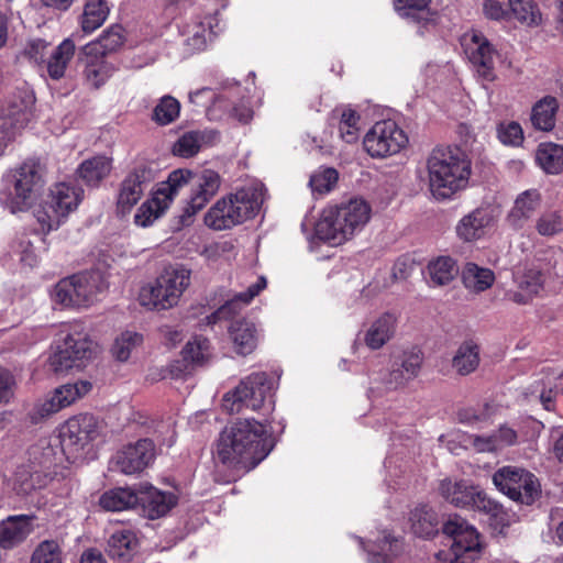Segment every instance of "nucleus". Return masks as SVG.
I'll list each match as a JSON object with an SVG mask.
<instances>
[{
	"mask_svg": "<svg viewBox=\"0 0 563 563\" xmlns=\"http://www.w3.org/2000/svg\"><path fill=\"white\" fill-rule=\"evenodd\" d=\"M267 426L253 418L238 419L219 434L216 456L227 467L249 472L272 451Z\"/></svg>",
	"mask_w": 563,
	"mask_h": 563,
	"instance_id": "nucleus-1",
	"label": "nucleus"
},
{
	"mask_svg": "<svg viewBox=\"0 0 563 563\" xmlns=\"http://www.w3.org/2000/svg\"><path fill=\"white\" fill-rule=\"evenodd\" d=\"M371 213L368 202L357 197L329 206L316 223V235L331 245H341L365 228Z\"/></svg>",
	"mask_w": 563,
	"mask_h": 563,
	"instance_id": "nucleus-2",
	"label": "nucleus"
},
{
	"mask_svg": "<svg viewBox=\"0 0 563 563\" xmlns=\"http://www.w3.org/2000/svg\"><path fill=\"white\" fill-rule=\"evenodd\" d=\"M429 189L437 200L452 198L466 188L471 166L451 148H434L427 159Z\"/></svg>",
	"mask_w": 563,
	"mask_h": 563,
	"instance_id": "nucleus-3",
	"label": "nucleus"
},
{
	"mask_svg": "<svg viewBox=\"0 0 563 563\" xmlns=\"http://www.w3.org/2000/svg\"><path fill=\"white\" fill-rule=\"evenodd\" d=\"M264 201L262 184H251L219 199L205 214V223L213 230H228L253 218Z\"/></svg>",
	"mask_w": 563,
	"mask_h": 563,
	"instance_id": "nucleus-4",
	"label": "nucleus"
},
{
	"mask_svg": "<svg viewBox=\"0 0 563 563\" xmlns=\"http://www.w3.org/2000/svg\"><path fill=\"white\" fill-rule=\"evenodd\" d=\"M190 277L191 272L181 265L165 267L154 280L141 287L140 305L156 311L174 308L189 287Z\"/></svg>",
	"mask_w": 563,
	"mask_h": 563,
	"instance_id": "nucleus-5",
	"label": "nucleus"
},
{
	"mask_svg": "<svg viewBox=\"0 0 563 563\" xmlns=\"http://www.w3.org/2000/svg\"><path fill=\"white\" fill-rule=\"evenodd\" d=\"M273 380L265 372H255L239 383L222 398V408L230 415L242 413L245 410L269 412L274 409Z\"/></svg>",
	"mask_w": 563,
	"mask_h": 563,
	"instance_id": "nucleus-6",
	"label": "nucleus"
},
{
	"mask_svg": "<svg viewBox=\"0 0 563 563\" xmlns=\"http://www.w3.org/2000/svg\"><path fill=\"white\" fill-rule=\"evenodd\" d=\"M442 530L452 542L449 551L437 554L438 563H475L481 558L483 545L479 533L465 519L457 515L450 516Z\"/></svg>",
	"mask_w": 563,
	"mask_h": 563,
	"instance_id": "nucleus-7",
	"label": "nucleus"
},
{
	"mask_svg": "<svg viewBox=\"0 0 563 563\" xmlns=\"http://www.w3.org/2000/svg\"><path fill=\"white\" fill-rule=\"evenodd\" d=\"M108 285L100 272H85L60 279L54 287L53 300L65 308L93 305Z\"/></svg>",
	"mask_w": 563,
	"mask_h": 563,
	"instance_id": "nucleus-8",
	"label": "nucleus"
},
{
	"mask_svg": "<svg viewBox=\"0 0 563 563\" xmlns=\"http://www.w3.org/2000/svg\"><path fill=\"white\" fill-rule=\"evenodd\" d=\"M84 190L73 183H58L51 188L45 206L36 211L41 230L47 233L59 228L63 219L76 210L82 199Z\"/></svg>",
	"mask_w": 563,
	"mask_h": 563,
	"instance_id": "nucleus-9",
	"label": "nucleus"
},
{
	"mask_svg": "<svg viewBox=\"0 0 563 563\" xmlns=\"http://www.w3.org/2000/svg\"><path fill=\"white\" fill-rule=\"evenodd\" d=\"M30 456L27 463L15 468L11 479L12 489L23 496L46 487L53 479L51 471L54 462L53 449L46 446L40 452L37 448H33Z\"/></svg>",
	"mask_w": 563,
	"mask_h": 563,
	"instance_id": "nucleus-10",
	"label": "nucleus"
},
{
	"mask_svg": "<svg viewBox=\"0 0 563 563\" xmlns=\"http://www.w3.org/2000/svg\"><path fill=\"white\" fill-rule=\"evenodd\" d=\"M493 483L510 499L525 505L534 503L541 493L538 478L532 473L516 466H504L496 471Z\"/></svg>",
	"mask_w": 563,
	"mask_h": 563,
	"instance_id": "nucleus-11",
	"label": "nucleus"
},
{
	"mask_svg": "<svg viewBox=\"0 0 563 563\" xmlns=\"http://www.w3.org/2000/svg\"><path fill=\"white\" fill-rule=\"evenodd\" d=\"M461 45L477 76L483 80L494 81L497 78L495 65L500 55L486 35L472 29L462 35Z\"/></svg>",
	"mask_w": 563,
	"mask_h": 563,
	"instance_id": "nucleus-12",
	"label": "nucleus"
},
{
	"mask_svg": "<svg viewBox=\"0 0 563 563\" xmlns=\"http://www.w3.org/2000/svg\"><path fill=\"white\" fill-rule=\"evenodd\" d=\"M96 344L87 333L73 332L64 336L49 357V365L54 372L60 373L73 367H82L95 353Z\"/></svg>",
	"mask_w": 563,
	"mask_h": 563,
	"instance_id": "nucleus-13",
	"label": "nucleus"
},
{
	"mask_svg": "<svg viewBox=\"0 0 563 563\" xmlns=\"http://www.w3.org/2000/svg\"><path fill=\"white\" fill-rule=\"evenodd\" d=\"M365 151L376 158L398 154L408 144V136L393 120L376 122L363 140Z\"/></svg>",
	"mask_w": 563,
	"mask_h": 563,
	"instance_id": "nucleus-14",
	"label": "nucleus"
},
{
	"mask_svg": "<svg viewBox=\"0 0 563 563\" xmlns=\"http://www.w3.org/2000/svg\"><path fill=\"white\" fill-rule=\"evenodd\" d=\"M100 423L95 416L90 413L74 416L59 429L62 448L76 455L100 435Z\"/></svg>",
	"mask_w": 563,
	"mask_h": 563,
	"instance_id": "nucleus-15",
	"label": "nucleus"
},
{
	"mask_svg": "<svg viewBox=\"0 0 563 563\" xmlns=\"http://www.w3.org/2000/svg\"><path fill=\"white\" fill-rule=\"evenodd\" d=\"M91 383L88 380H78L73 384L62 385L53 390L45 399L40 400L30 412L32 422L37 423L43 419L57 413L62 409L71 406L78 399L86 396L91 390Z\"/></svg>",
	"mask_w": 563,
	"mask_h": 563,
	"instance_id": "nucleus-16",
	"label": "nucleus"
},
{
	"mask_svg": "<svg viewBox=\"0 0 563 563\" xmlns=\"http://www.w3.org/2000/svg\"><path fill=\"white\" fill-rule=\"evenodd\" d=\"M155 454L154 442L140 439L119 449L110 461V467L124 475L139 474L153 463Z\"/></svg>",
	"mask_w": 563,
	"mask_h": 563,
	"instance_id": "nucleus-17",
	"label": "nucleus"
},
{
	"mask_svg": "<svg viewBox=\"0 0 563 563\" xmlns=\"http://www.w3.org/2000/svg\"><path fill=\"white\" fill-rule=\"evenodd\" d=\"M153 178L152 169L145 164L137 165L124 177L117 195V212L120 216L124 217L131 212Z\"/></svg>",
	"mask_w": 563,
	"mask_h": 563,
	"instance_id": "nucleus-18",
	"label": "nucleus"
},
{
	"mask_svg": "<svg viewBox=\"0 0 563 563\" xmlns=\"http://www.w3.org/2000/svg\"><path fill=\"white\" fill-rule=\"evenodd\" d=\"M194 191L181 216L183 222L188 223L190 218L199 212L220 188V176L211 169H203L191 177Z\"/></svg>",
	"mask_w": 563,
	"mask_h": 563,
	"instance_id": "nucleus-19",
	"label": "nucleus"
},
{
	"mask_svg": "<svg viewBox=\"0 0 563 563\" xmlns=\"http://www.w3.org/2000/svg\"><path fill=\"white\" fill-rule=\"evenodd\" d=\"M516 290H508L505 294L507 300L517 305L529 303L543 287L541 269L534 264L518 267L514 273Z\"/></svg>",
	"mask_w": 563,
	"mask_h": 563,
	"instance_id": "nucleus-20",
	"label": "nucleus"
},
{
	"mask_svg": "<svg viewBox=\"0 0 563 563\" xmlns=\"http://www.w3.org/2000/svg\"><path fill=\"white\" fill-rule=\"evenodd\" d=\"M423 362L422 353L417 349L405 351L391 365L384 383L388 389L405 387L415 379L421 369Z\"/></svg>",
	"mask_w": 563,
	"mask_h": 563,
	"instance_id": "nucleus-21",
	"label": "nucleus"
},
{
	"mask_svg": "<svg viewBox=\"0 0 563 563\" xmlns=\"http://www.w3.org/2000/svg\"><path fill=\"white\" fill-rule=\"evenodd\" d=\"M35 97L27 88L19 89L2 108L3 124L14 132L23 129L30 121Z\"/></svg>",
	"mask_w": 563,
	"mask_h": 563,
	"instance_id": "nucleus-22",
	"label": "nucleus"
},
{
	"mask_svg": "<svg viewBox=\"0 0 563 563\" xmlns=\"http://www.w3.org/2000/svg\"><path fill=\"white\" fill-rule=\"evenodd\" d=\"M41 183L42 175L38 161L33 158L25 161L15 173L14 191L18 201L11 208V211L22 210L23 205L41 187Z\"/></svg>",
	"mask_w": 563,
	"mask_h": 563,
	"instance_id": "nucleus-23",
	"label": "nucleus"
},
{
	"mask_svg": "<svg viewBox=\"0 0 563 563\" xmlns=\"http://www.w3.org/2000/svg\"><path fill=\"white\" fill-rule=\"evenodd\" d=\"M398 319L391 312H384L372 320L363 332L362 341L372 351L380 350L396 334Z\"/></svg>",
	"mask_w": 563,
	"mask_h": 563,
	"instance_id": "nucleus-24",
	"label": "nucleus"
},
{
	"mask_svg": "<svg viewBox=\"0 0 563 563\" xmlns=\"http://www.w3.org/2000/svg\"><path fill=\"white\" fill-rule=\"evenodd\" d=\"M139 503L150 519H156L166 515L175 505L176 497L172 493H163L150 484H141L139 489Z\"/></svg>",
	"mask_w": 563,
	"mask_h": 563,
	"instance_id": "nucleus-25",
	"label": "nucleus"
},
{
	"mask_svg": "<svg viewBox=\"0 0 563 563\" xmlns=\"http://www.w3.org/2000/svg\"><path fill=\"white\" fill-rule=\"evenodd\" d=\"M494 217L489 209L477 208L457 222L455 231L457 236L465 242L476 241L485 235L486 229L492 225Z\"/></svg>",
	"mask_w": 563,
	"mask_h": 563,
	"instance_id": "nucleus-26",
	"label": "nucleus"
},
{
	"mask_svg": "<svg viewBox=\"0 0 563 563\" xmlns=\"http://www.w3.org/2000/svg\"><path fill=\"white\" fill-rule=\"evenodd\" d=\"M34 516L9 517L0 523V547L11 549L26 539L33 531Z\"/></svg>",
	"mask_w": 563,
	"mask_h": 563,
	"instance_id": "nucleus-27",
	"label": "nucleus"
},
{
	"mask_svg": "<svg viewBox=\"0 0 563 563\" xmlns=\"http://www.w3.org/2000/svg\"><path fill=\"white\" fill-rule=\"evenodd\" d=\"M75 42L69 37L52 49L43 65L51 79L59 80L65 76L66 69L75 56Z\"/></svg>",
	"mask_w": 563,
	"mask_h": 563,
	"instance_id": "nucleus-28",
	"label": "nucleus"
},
{
	"mask_svg": "<svg viewBox=\"0 0 563 563\" xmlns=\"http://www.w3.org/2000/svg\"><path fill=\"white\" fill-rule=\"evenodd\" d=\"M438 489L448 503L459 508H468L477 492V487L470 485L466 481H452L451 478L442 479Z\"/></svg>",
	"mask_w": 563,
	"mask_h": 563,
	"instance_id": "nucleus-29",
	"label": "nucleus"
},
{
	"mask_svg": "<svg viewBox=\"0 0 563 563\" xmlns=\"http://www.w3.org/2000/svg\"><path fill=\"white\" fill-rule=\"evenodd\" d=\"M266 278L261 276L257 280L247 287L246 291L238 294L233 299L227 301L216 312L208 317L209 322H217V320L228 318L230 314L235 313L238 309L249 305L254 297H256L265 287Z\"/></svg>",
	"mask_w": 563,
	"mask_h": 563,
	"instance_id": "nucleus-30",
	"label": "nucleus"
},
{
	"mask_svg": "<svg viewBox=\"0 0 563 563\" xmlns=\"http://www.w3.org/2000/svg\"><path fill=\"white\" fill-rule=\"evenodd\" d=\"M229 334L238 354L247 355L255 350L257 333L252 322L246 320L234 321L229 329Z\"/></svg>",
	"mask_w": 563,
	"mask_h": 563,
	"instance_id": "nucleus-31",
	"label": "nucleus"
},
{
	"mask_svg": "<svg viewBox=\"0 0 563 563\" xmlns=\"http://www.w3.org/2000/svg\"><path fill=\"white\" fill-rule=\"evenodd\" d=\"M87 56L84 68L85 84L92 89H99L112 76L114 67L103 56Z\"/></svg>",
	"mask_w": 563,
	"mask_h": 563,
	"instance_id": "nucleus-32",
	"label": "nucleus"
},
{
	"mask_svg": "<svg viewBox=\"0 0 563 563\" xmlns=\"http://www.w3.org/2000/svg\"><path fill=\"white\" fill-rule=\"evenodd\" d=\"M110 172L111 161L106 156L88 158L77 168L78 177L89 187H98Z\"/></svg>",
	"mask_w": 563,
	"mask_h": 563,
	"instance_id": "nucleus-33",
	"label": "nucleus"
},
{
	"mask_svg": "<svg viewBox=\"0 0 563 563\" xmlns=\"http://www.w3.org/2000/svg\"><path fill=\"white\" fill-rule=\"evenodd\" d=\"M479 361V346L473 341H465L452 358V368L456 374L466 376L476 371Z\"/></svg>",
	"mask_w": 563,
	"mask_h": 563,
	"instance_id": "nucleus-34",
	"label": "nucleus"
},
{
	"mask_svg": "<svg viewBox=\"0 0 563 563\" xmlns=\"http://www.w3.org/2000/svg\"><path fill=\"white\" fill-rule=\"evenodd\" d=\"M462 282L468 290L483 292L493 286L495 274L489 268L475 263H466L462 271Z\"/></svg>",
	"mask_w": 563,
	"mask_h": 563,
	"instance_id": "nucleus-35",
	"label": "nucleus"
},
{
	"mask_svg": "<svg viewBox=\"0 0 563 563\" xmlns=\"http://www.w3.org/2000/svg\"><path fill=\"white\" fill-rule=\"evenodd\" d=\"M559 109L558 100L547 96L540 99L532 108V125L540 131H551L555 125V114Z\"/></svg>",
	"mask_w": 563,
	"mask_h": 563,
	"instance_id": "nucleus-36",
	"label": "nucleus"
},
{
	"mask_svg": "<svg viewBox=\"0 0 563 563\" xmlns=\"http://www.w3.org/2000/svg\"><path fill=\"white\" fill-rule=\"evenodd\" d=\"M139 540L129 529H121L111 534L108 541L109 555L117 559L129 560L136 551Z\"/></svg>",
	"mask_w": 563,
	"mask_h": 563,
	"instance_id": "nucleus-37",
	"label": "nucleus"
},
{
	"mask_svg": "<svg viewBox=\"0 0 563 563\" xmlns=\"http://www.w3.org/2000/svg\"><path fill=\"white\" fill-rule=\"evenodd\" d=\"M110 7L107 0H87L81 14L80 24L85 33L99 29L107 20Z\"/></svg>",
	"mask_w": 563,
	"mask_h": 563,
	"instance_id": "nucleus-38",
	"label": "nucleus"
},
{
	"mask_svg": "<svg viewBox=\"0 0 563 563\" xmlns=\"http://www.w3.org/2000/svg\"><path fill=\"white\" fill-rule=\"evenodd\" d=\"M123 30L120 25H112L106 30L97 42L85 46L86 55H100L118 49L123 44Z\"/></svg>",
	"mask_w": 563,
	"mask_h": 563,
	"instance_id": "nucleus-39",
	"label": "nucleus"
},
{
	"mask_svg": "<svg viewBox=\"0 0 563 563\" xmlns=\"http://www.w3.org/2000/svg\"><path fill=\"white\" fill-rule=\"evenodd\" d=\"M139 504V495L126 488H115L102 494L99 505L108 511H122Z\"/></svg>",
	"mask_w": 563,
	"mask_h": 563,
	"instance_id": "nucleus-40",
	"label": "nucleus"
},
{
	"mask_svg": "<svg viewBox=\"0 0 563 563\" xmlns=\"http://www.w3.org/2000/svg\"><path fill=\"white\" fill-rule=\"evenodd\" d=\"M427 269L429 282L433 286L448 285L459 273L455 261L450 256H440L431 261Z\"/></svg>",
	"mask_w": 563,
	"mask_h": 563,
	"instance_id": "nucleus-41",
	"label": "nucleus"
},
{
	"mask_svg": "<svg viewBox=\"0 0 563 563\" xmlns=\"http://www.w3.org/2000/svg\"><path fill=\"white\" fill-rule=\"evenodd\" d=\"M213 132L189 131L184 133L173 146V153L179 157L195 156L203 144L211 140Z\"/></svg>",
	"mask_w": 563,
	"mask_h": 563,
	"instance_id": "nucleus-42",
	"label": "nucleus"
},
{
	"mask_svg": "<svg viewBox=\"0 0 563 563\" xmlns=\"http://www.w3.org/2000/svg\"><path fill=\"white\" fill-rule=\"evenodd\" d=\"M192 174L187 169H177L169 174L166 181L162 183L156 189V200L162 199L168 206L177 196L180 188L191 180Z\"/></svg>",
	"mask_w": 563,
	"mask_h": 563,
	"instance_id": "nucleus-43",
	"label": "nucleus"
},
{
	"mask_svg": "<svg viewBox=\"0 0 563 563\" xmlns=\"http://www.w3.org/2000/svg\"><path fill=\"white\" fill-rule=\"evenodd\" d=\"M537 162L548 174L563 170V146L554 143L541 144L537 151Z\"/></svg>",
	"mask_w": 563,
	"mask_h": 563,
	"instance_id": "nucleus-44",
	"label": "nucleus"
},
{
	"mask_svg": "<svg viewBox=\"0 0 563 563\" xmlns=\"http://www.w3.org/2000/svg\"><path fill=\"white\" fill-rule=\"evenodd\" d=\"M472 505L468 508L483 511L488 515L496 526L505 527L508 526V514L504 507L487 497V495L477 488L475 498H473Z\"/></svg>",
	"mask_w": 563,
	"mask_h": 563,
	"instance_id": "nucleus-45",
	"label": "nucleus"
},
{
	"mask_svg": "<svg viewBox=\"0 0 563 563\" xmlns=\"http://www.w3.org/2000/svg\"><path fill=\"white\" fill-rule=\"evenodd\" d=\"M540 205V195L537 190H527L521 194L510 213V218L516 224L521 225V222L529 219Z\"/></svg>",
	"mask_w": 563,
	"mask_h": 563,
	"instance_id": "nucleus-46",
	"label": "nucleus"
},
{
	"mask_svg": "<svg viewBox=\"0 0 563 563\" xmlns=\"http://www.w3.org/2000/svg\"><path fill=\"white\" fill-rule=\"evenodd\" d=\"M168 207L162 199L156 200V194L154 192L153 197L144 201L136 210L134 223L142 228L150 227Z\"/></svg>",
	"mask_w": 563,
	"mask_h": 563,
	"instance_id": "nucleus-47",
	"label": "nucleus"
},
{
	"mask_svg": "<svg viewBox=\"0 0 563 563\" xmlns=\"http://www.w3.org/2000/svg\"><path fill=\"white\" fill-rule=\"evenodd\" d=\"M340 112L339 132L341 139L346 143H354L358 139L360 115L350 107L338 109Z\"/></svg>",
	"mask_w": 563,
	"mask_h": 563,
	"instance_id": "nucleus-48",
	"label": "nucleus"
},
{
	"mask_svg": "<svg viewBox=\"0 0 563 563\" xmlns=\"http://www.w3.org/2000/svg\"><path fill=\"white\" fill-rule=\"evenodd\" d=\"M509 7L519 22L528 26L540 24L541 12L533 0H509Z\"/></svg>",
	"mask_w": 563,
	"mask_h": 563,
	"instance_id": "nucleus-49",
	"label": "nucleus"
},
{
	"mask_svg": "<svg viewBox=\"0 0 563 563\" xmlns=\"http://www.w3.org/2000/svg\"><path fill=\"white\" fill-rule=\"evenodd\" d=\"M142 343L143 335L141 333L126 330L117 336L111 351L117 360L124 362Z\"/></svg>",
	"mask_w": 563,
	"mask_h": 563,
	"instance_id": "nucleus-50",
	"label": "nucleus"
},
{
	"mask_svg": "<svg viewBox=\"0 0 563 563\" xmlns=\"http://www.w3.org/2000/svg\"><path fill=\"white\" fill-rule=\"evenodd\" d=\"M561 390H563V373L548 375L539 395V400L545 410H554L555 399Z\"/></svg>",
	"mask_w": 563,
	"mask_h": 563,
	"instance_id": "nucleus-51",
	"label": "nucleus"
},
{
	"mask_svg": "<svg viewBox=\"0 0 563 563\" xmlns=\"http://www.w3.org/2000/svg\"><path fill=\"white\" fill-rule=\"evenodd\" d=\"M179 111V102L170 96H164L154 108L152 119L159 125H167L178 118Z\"/></svg>",
	"mask_w": 563,
	"mask_h": 563,
	"instance_id": "nucleus-52",
	"label": "nucleus"
},
{
	"mask_svg": "<svg viewBox=\"0 0 563 563\" xmlns=\"http://www.w3.org/2000/svg\"><path fill=\"white\" fill-rule=\"evenodd\" d=\"M181 353L185 361L196 365H201L210 356L209 341L200 336H195L186 343Z\"/></svg>",
	"mask_w": 563,
	"mask_h": 563,
	"instance_id": "nucleus-53",
	"label": "nucleus"
},
{
	"mask_svg": "<svg viewBox=\"0 0 563 563\" xmlns=\"http://www.w3.org/2000/svg\"><path fill=\"white\" fill-rule=\"evenodd\" d=\"M62 548L55 540L42 541L33 551L30 563H62Z\"/></svg>",
	"mask_w": 563,
	"mask_h": 563,
	"instance_id": "nucleus-54",
	"label": "nucleus"
},
{
	"mask_svg": "<svg viewBox=\"0 0 563 563\" xmlns=\"http://www.w3.org/2000/svg\"><path fill=\"white\" fill-rule=\"evenodd\" d=\"M338 178L339 174L334 168H322L311 175L309 186L313 192L323 195L334 188Z\"/></svg>",
	"mask_w": 563,
	"mask_h": 563,
	"instance_id": "nucleus-55",
	"label": "nucleus"
},
{
	"mask_svg": "<svg viewBox=\"0 0 563 563\" xmlns=\"http://www.w3.org/2000/svg\"><path fill=\"white\" fill-rule=\"evenodd\" d=\"M388 545V550L393 555H396L399 541L397 539L391 538V536L387 532H384V537L382 540V544L377 545V551L369 550L368 553V562L369 563H391L390 556L385 553L386 547Z\"/></svg>",
	"mask_w": 563,
	"mask_h": 563,
	"instance_id": "nucleus-56",
	"label": "nucleus"
},
{
	"mask_svg": "<svg viewBox=\"0 0 563 563\" xmlns=\"http://www.w3.org/2000/svg\"><path fill=\"white\" fill-rule=\"evenodd\" d=\"M429 3L430 0H395L394 7L401 15L418 19Z\"/></svg>",
	"mask_w": 563,
	"mask_h": 563,
	"instance_id": "nucleus-57",
	"label": "nucleus"
},
{
	"mask_svg": "<svg viewBox=\"0 0 563 563\" xmlns=\"http://www.w3.org/2000/svg\"><path fill=\"white\" fill-rule=\"evenodd\" d=\"M537 230L541 235H553L563 230L562 218L556 212H548L540 217Z\"/></svg>",
	"mask_w": 563,
	"mask_h": 563,
	"instance_id": "nucleus-58",
	"label": "nucleus"
},
{
	"mask_svg": "<svg viewBox=\"0 0 563 563\" xmlns=\"http://www.w3.org/2000/svg\"><path fill=\"white\" fill-rule=\"evenodd\" d=\"M498 139L507 145H520L523 141L522 129L517 122L501 124L498 129Z\"/></svg>",
	"mask_w": 563,
	"mask_h": 563,
	"instance_id": "nucleus-59",
	"label": "nucleus"
},
{
	"mask_svg": "<svg viewBox=\"0 0 563 563\" xmlns=\"http://www.w3.org/2000/svg\"><path fill=\"white\" fill-rule=\"evenodd\" d=\"M413 532L420 537L429 538L435 531V525L433 523V516L429 512H424L423 522H421V510L416 509L411 517Z\"/></svg>",
	"mask_w": 563,
	"mask_h": 563,
	"instance_id": "nucleus-60",
	"label": "nucleus"
},
{
	"mask_svg": "<svg viewBox=\"0 0 563 563\" xmlns=\"http://www.w3.org/2000/svg\"><path fill=\"white\" fill-rule=\"evenodd\" d=\"M464 442L478 453H492L498 451L495 438L489 435H475L468 434L465 437Z\"/></svg>",
	"mask_w": 563,
	"mask_h": 563,
	"instance_id": "nucleus-61",
	"label": "nucleus"
},
{
	"mask_svg": "<svg viewBox=\"0 0 563 563\" xmlns=\"http://www.w3.org/2000/svg\"><path fill=\"white\" fill-rule=\"evenodd\" d=\"M15 385L13 374L9 369L0 367V405H7L11 401Z\"/></svg>",
	"mask_w": 563,
	"mask_h": 563,
	"instance_id": "nucleus-62",
	"label": "nucleus"
},
{
	"mask_svg": "<svg viewBox=\"0 0 563 563\" xmlns=\"http://www.w3.org/2000/svg\"><path fill=\"white\" fill-rule=\"evenodd\" d=\"M48 43L42 38L30 41L25 48L24 55L37 64H43L46 60Z\"/></svg>",
	"mask_w": 563,
	"mask_h": 563,
	"instance_id": "nucleus-63",
	"label": "nucleus"
},
{
	"mask_svg": "<svg viewBox=\"0 0 563 563\" xmlns=\"http://www.w3.org/2000/svg\"><path fill=\"white\" fill-rule=\"evenodd\" d=\"M483 13L489 20L499 21L508 15L507 9L497 0H485L483 2Z\"/></svg>",
	"mask_w": 563,
	"mask_h": 563,
	"instance_id": "nucleus-64",
	"label": "nucleus"
}]
</instances>
